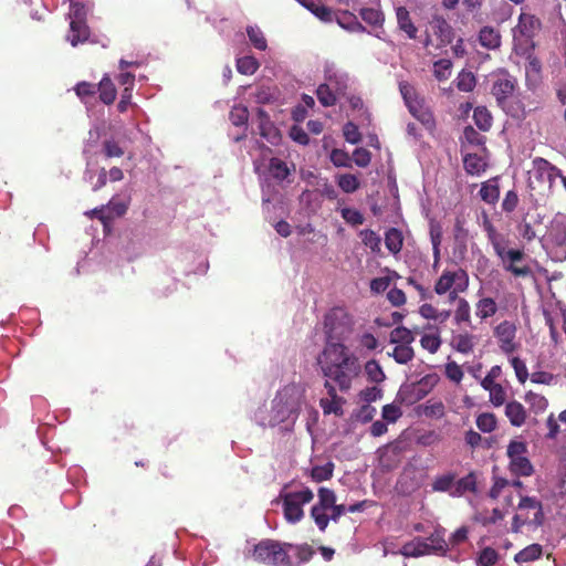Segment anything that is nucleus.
<instances>
[{
	"mask_svg": "<svg viewBox=\"0 0 566 566\" xmlns=\"http://www.w3.org/2000/svg\"><path fill=\"white\" fill-rule=\"evenodd\" d=\"M420 344L430 354H434L441 346V338L438 334H424L420 339Z\"/></svg>",
	"mask_w": 566,
	"mask_h": 566,
	"instance_id": "e2e57ef3",
	"label": "nucleus"
},
{
	"mask_svg": "<svg viewBox=\"0 0 566 566\" xmlns=\"http://www.w3.org/2000/svg\"><path fill=\"white\" fill-rule=\"evenodd\" d=\"M280 499L283 503V514L289 523H298L304 517L303 505L312 502L314 493L310 488L297 492H281Z\"/></svg>",
	"mask_w": 566,
	"mask_h": 566,
	"instance_id": "20e7f679",
	"label": "nucleus"
},
{
	"mask_svg": "<svg viewBox=\"0 0 566 566\" xmlns=\"http://www.w3.org/2000/svg\"><path fill=\"white\" fill-rule=\"evenodd\" d=\"M476 427L485 433H490L496 429L497 420L494 413L483 412L476 417Z\"/></svg>",
	"mask_w": 566,
	"mask_h": 566,
	"instance_id": "37998d69",
	"label": "nucleus"
},
{
	"mask_svg": "<svg viewBox=\"0 0 566 566\" xmlns=\"http://www.w3.org/2000/svg\"><path fill=\"white\" fill-rule=\"evenodd\" d=\"M479 196L488 205H495L500 198L499 177H493L482 182Z\"/></svg>",
	"mask_w": 566,
	"mask_h": 566,
	"instance_id": "6ab92c4d",
	"label": "nucleus"
},
{
	"mask_svg": "<svg viewBox=\"0 0 566 566\" xmlns=\"http://www.w3.org/2000/svg\"><path fill=\"white\" fill-rule=\"evenodd\" d=\"M463 166L469 175H480L485 170V163L476 154H467L463 158Z\"/></svg>",
	"mask_w": 566,
	"mask_h": 566,
	"instance_id": "473e14b6",
	"label": "nucleus"
},
{
	"mask_svg": "<svg viewBox=\"0 0 566 566\" xmlns=\"http://www.w3.org/2000/svg\"><path fill=\"white\" fill-rule=\"evenodd\" d=\"M396 18L399 30L406 33L408 39L417 38L418 29L411 20L410 12L406 7L396 8Z\"/></svg>",
	"mask_w": 566,
	"mask_h": 566,
	"instance_id": "a211bd4d",
	"label": "nucleus"
},
{
	"mask_svg": "<svg viewBox=\"0 0 566 566\" xmlns=\"http://www.w3.org/2000/svg\"><path fill=\"white\" fill-rule=\"evenodd\" d=\"M549 235L556 245L566 247V216L554 219Z\"/></svg>",
	"mask_w": 566,
	"mask_h": 566,
	"instance_id": "bb28decb",
	"label": "nucleus"
},
{
	"mask_svg": "<svg viewBox=\"0 0 566 566\" xmlns=\"http://www.w3.org/2000/svg\"><path fill=\"white\" fill-rule=\"evenodd\" d=\"M72 22H85L87 23V8L83 2L71 1L70 12L67 14Z\"/></svg>",
	"mask_w": 566,
	"mask_h": 566,
	"instance_id": "49530a36",
	"label": "nucleus"
},
{
	"mask_svg": "<svg viewBox=\"0 0 566 566\" xmlns=\"http://www.w3.org/2000/svg\"><path fill=\"white\" fill-rule=\"evenodd\" d=\"M269 171L276 180H285L290 175V169L285 161L280 158H272L269 164Z\"/></svg>",
	"mask_w": 566,
	"mask_h": 566,
	"instance_id": "a19ab883",
	"label": "nucleus"
},
{
	"mask_svg": "<svg viewBox=\"0 0 566 566\" xmlns=\"http://www.w3.org/2000/svg\"><path fill=\"white\" fill-rule=\"evenodd\" d=\"M327 84H331V87L333 88L334 93H336L337 96H344L347 92L348 84H347V77L345 75H329L327 78Z\"/></svg>",
	"mask_w": 566,
	"mask_h": 566,
	"instance_id": "bf43d9fd",
	"label": "nucleus"
},
{
	"mask_svg": "<svg viewBox=\"0 0 566 566\" xmlns=\"http://www.w3.org/2000/svg\"><path fill=\"white\" fill-rule=\"evenodd\" d=\"M455 475L448 473L438 476L432 483V490L438 492H447L450 491L452 485L454 484Z\"/></svg>",
	"mask_w": 566,
	"mask_h": 566,
	"instance_id": "69168bd1",
	"label": "nucleus"
},
{
	"mask_svg": "<svg viewBox=\"0 0 566 566\" xmlns=\"http://www.w3.org/2000/svg\"><path fill=\"white\" fill-rule=\"evenodd\" d=\"M516 332L517 327L511 321L501 322L493 331L500 349L506 355L513 354L520 347V344L515 340Z\"/></svg>",
	"mask_w": 566,
	"mask_h": 566,
	"instance_id": "ddd939ff",
	"label": "nucleus"
},
{
	"mask_svg": "<svg viewBox=\"0 0 566 566\" xmlns=\"http://www.w3.org/2000/svg\"><path fill=\"white\" fill-rule=\"evenodd\" d=\"M467 492H476V478L473 472L457 481L454 490L451 492L453 496H461Z\"/></svg>",
	"mask_w": 566,
	"mask_h": 566,
	"instance_id": "c756f323",
	"label": "nucleus"
},
{
	"mask_svg": "<svg viewBox=\"0 0 566 566\" xmlns=\"http://www.w3.org/2000/svg\"><path fill=\"white\" fill-rule=\"evenodd\" d=\"M293 544L281 543L275 539L266 538L254 545L252 558L261 564L271 566H292V559L289 551Z\"/></svg>",
	"mask_w": 566,
	"mask_h": 566,
	"instance_id": "f257e3e1",
	"label": "nucleus"
},
{
	"mask_svg": "<svg viewBox=\"0 0 566 566\" xmlns=\"http://www.w3.org/2000/svg\"><path fill=\"white\" fill-rule=\"evenodd\" d=\"M352 355L354 354L343 343L326 342L317 357V365L324 376L333 375L332 370L336 369L343 363V359H347Z\"/></svg>",
	"mask_w": 566,
	"mask_h": 566,
	"instance_id": "1a4fd4ad",
	"label": "nucleus"
},
{
	"mask_svg": "<svg viewBox=\"0 0 566 566\" xmlns=\"http://www.w3.org/2000/svg\"><path fill=\"white\" fill-rule=\"evenodd\" d=\"M332 371L333 375L327 374L325 377L333 380L340 391L346 392L350 389L353 380L359 376L361 366L358 357L354 354L349 358L343 359V363Z\"/></svg>",
	"mask_w": 566,
	"mask_h": 566,
	"instance_id": "9b49d317",
	"label": "nucleus"
},
{
	"mask_svg": "<svg viewBox=\"0 0 566 566\" xmlns=\"http://www.w3.org/2000/svg\"><path fill=\"white\" fill-rule=\"evenodd\" d=\"M525 401L530 405V409L536 415L544 412L548 407L547 399L533 391L526 392Z\"/></svg>",
	"mask_w": 566,
	"mask_h": 566,
	"instance_id": "ea45409f",
	"label": "nucleus"
},
{
	"mask_svg": "<svg viewBox=\"0 0 566 566\" xmlns=\"http://www.w3.org/2000/svg\"><path fill=\"white\" fill-rule=\"evenodd\" d=\"M96 90L99 94V99L104 104L111 105L114 103L117 92L114 83L107 75H105L96 85Z\"/></svg>",
	"mask_w": 566,
	"mask_h": 566,
	"instance_id": "a878e982",
	"label": "nucleus"
},
{
	"mask_svg": "<svg viewBox=\"0 0 566 566\" xmlns=\"http://www.w3.org/2000/svg\"><path fill=\"white\" fill-rule=\"evenodd\" d=\"M333 471L334 464L332 462L324 465H316L311 471V478L317 483L327 481L333 476Z\"/></svg>",
	"mask_w": 566,
	"mask_h": 566,
	"instance_id": "6e6d98bb",
	"label": "nucleus"
},
{
	"mask_svg": "<svg viewBox=\"0 0 566 566\" xmlns=\"http://www.w3.org/2000/svg\"><path fill=\"white\" fill-rule=\"evenodd\" d=\"M337 185L346 193H353L360 187L358 178L352 174L340 175L337 179Z\"/></svg>",
	"mask_w": 566,
	"mask_h": 566,
	"instance_id": "09e8293b",
	"label": "nucleus"
},
{
	"mask_svg": "<svg viewBox=\"0 0 566 566\" xmlns=\"http://www.w3.org/2000/svg\"><path fill=\"white\" fill-rule=\"evenodd\" d=\"M363 243L368 247L374 253L380 252L381 238L373 230L365 229L359 233Z\"/></svg>",
	"mask_w": 566,
	"mask_h": 566,
	"instance_id": "c03bdc74",
	"label": "nucleus"
},
{
	"mask_svg": "<svg viewBox=\"0 0 566 566\" xmlns=\"http://www.w3.org/2000/svg\"><path fill=\"white\" fill-rule=\"evenodd\" d=\"M473 120L479 129L488 132L492 127V115L484 106H478L473 112Z\"/></svg>",
	"mask_w": 566,
	"mask_h": 566,
	"instance_id": "f704fd0d",
	"label": "nucleus"
},
{
	"mask_svg": "<svg viewBox=\"0 0 566 566\" xmlns=\"http://www.w3.org/2000/svg\"><path fill=\"white\" fill-rule=\"evenodd\" d=\"M499 560V553L492 547L483 548L478 558V566H494Z\"/></svg>",
	"mask_w": 566,
	"mask_h": 566,
	"instance_id": "052dcab7",
	"label": "nucleus"
},
{
	"mask_svg": "<svg viewBox=\"0 0 566 566\" xmlns=\"http://www.w3.org/2000/svg\"><path fill=\"white\" fill-rule=\"evenodd\" d=\"M476 80L472 72L462 71L457 77V87L461 92H471L475 87Z\"/></svg>",
	"mask_w": 566,
	"mask_h": 566,
	"instance_id": "13d9d810",
	"label": "nucleus"
},
{
	"mask_svg": "<svg viewBox=\"0 0 566 566\" xmlns=\"http://www.w3.org/2000/svg\"><path fill=\"white\" fill-rule=\"evenodd\" d=\"M415 340V336L410 329L405 326H398L390 333V342L392 344L410 345Z\"/></svg>",
	"mask_w": 566,
	"mask_h": 566,
	"instance_id": "a18cd8bd",
	"label": "nucleus"
},
{
	"mask_svg": "<svg viewBox=\"0 0 566 566\" xmlns=\"http://www.w3.org/2000/svg\"><path fill=\"white\" fill-rule=\"evenodd\" d=\"M247 33L250 42L258 50H265L268 46L266 40L263 35V32L256 27H248Z\"/></svg>",
	"mask_w": 566,
	"mask_h": 566,
	"instance_id": "680f3d73",
	"label": "nucleus"
},
{
	"mask_svg": "<svg viewBox=\"0 0 566 566\" xmlns=\"http://www.w3.org/2000/svg\"><path fill=\"white\" fill-rule=\"evenodd\" d=\"M479 42L488 50H495L501 45V34L493 27H483L479 32Z\"/></svg>",
	"mask_w": 566,
	"mask_h": 566,
	"instance_id": "b1692460",
	"label": "nucleus"
},
{
	"mask_svg": "<svg viewBox=\"0 0 566 566\" xmlns=\"http://www.w3.org/2000/svg\"><path fill=\"white\" fill-rule=\"evenodd\" d=\"M505 416L509 418L510 423L513 427H522L526 421V409L525 407L516 401H509L505 406Z\"/></svg>",
	"mask_w": 566,
	"mask_h": 566,
	"instance_id": "aec40b11",
	"label": "nucleus"
},
{
	"mask_svg": "<svg viewBox=\"0 0 566 566\" xmlns=\"http://www.w3.org/2000/svg\"><path fill=\"white\" fill-rule=\"evenodd\" d=\"M346 403L345 398H321L319 406L323 409L324 415H335L342 417L344 415L343 406Z\"/></svg>",
	"mask_w": 566,
	"mask_h": 566,
	"instance_id": "cd10ccee",
	"label": "nucleus"
},
{
	"mask_svg": "<svg viewBox=\"0 0 566 566\" xmlns=\"http://www.w3.org/2000/svg\"><path fill=\"white\" fill-rule=\"evenodd\" d=\"M432 28L434 34L440 38L442 45L450 44L452 42L453 29L446 20H437Z\"/></svg>",
	"mask_w": 566,
	"mask_h": 566,
	"instance_id": "e433bc0d",
	"label": "nucleus"
},
{
	"mask_svg": "<svg viewBox=\"0 0 566 566\" xmlns=\"http://www.w3.org/2000/svg\"><path fill=\"white\" fill-rule=\"evenodd\" d=\"M400 553L406 557H419L422 555L430 554L428 548V542L420 537H416L412 541L403 544L400 549Z\"/></svg>",
	"mask_w": 566,
	"mask_h": 566,
	"instance_id": "393cba45",
	"label": "nucleus"
},
{
	"mask_svg": "<svg viewBox=\"0 0 566 566\" xmlns=\"http://www.w3.org/2000/svg\"><path fill=\"white\" fill-rule=\"evenodd\" d=\"M360 18L368 24L374 27H382L385 14L381 10L375 8H363L359 11Z\"/></svg>",
	"mask_w": 566,
	"mask_h": 566,
	"instance_id": "4c0bfd02",
	"label": "nucleus"
},
{
	"mask_svg": "<svg viewBox=\"0 0 566 566\" xmlns=\"http://www.w3.org/2000/svg\"><path fill=\"white\" fill-rule=\"evenodd\" d=\"M259 62L255 57L247 55L237 60V70L244 75H252L259 69Z\"/></svg>",
	"mask_w": 566,
	"mask_h": 566,
	"instance_id": "de8ad7c7",
	"label": "nucleus"
},
{
	"mask_svg": "<svg viewBox=\"0 0 566 566\" xmlns=\"http://www.w3.org/2000/svg\"><path fill=\"white\" fill-rule=\"evenodd\" d=\"M343 134L346 142L356 145L361 140V134L358 129V126L353 122H348L344 125Z\"/></svg>",
	"mask_w": 566,
	"mask_h": 566,
	"instance_id": "338daca9",
	"label": "nucleus"
},
{
	"mask_svg": "<svg viewBox=\"0 0 566 566\" xmlns=\"http://www.w3.org/2000/svg\"><path fill=\"white\" fill-rule=\"evenodd\" d=\"M298 2L321 20H331L332 10L328 7L318 3L316 0H298Z\"/></svg>",
	"mask_w": 566,
	"mask_h": 566,
	"instance_id": "72a5a7b5",
	"label": "nucleus"
},
{
	"mask_svg": "<svg viewBox=\"0 0 566 566\" xmlns=\"http://www.w3.org/2000/svg\"><path fill=\"white\" fill-rule=\"evenodd\" d=\"M365 373H366L367 379L370 382L380 384L386 378V375H385L381 366L375 359L368 360L365 364Z\"/></svg>",
	"mask_w": 566,
	"mask_h": 566,
	"instance_id": "58836bf2",
	"label": "nucleus"
},
{
	"mask_svg": "<svg viewBox=\"0 0 566 566\" xmlns=\"http://www.w3.org/2000/svg\"><path fill=\"white\" fill-rule=\"evenodd\" d=\"M541 27L542 23L535 15L521 13L514 31V50L516 53L520 52L521 46L534 49L533 38L541 30Z\"/></svg>",
	"mask_w": 566,
	"mask_h": 566,
	"instance_id": "9d476101",
	"label": "nucleus"
},
{
	"mask_svg": "<svg viewBox=\"0 0 566 566\" xmlns=\"http://www.w3.org/2000/svg\"><path fill=\"white\" fill-rule=\"evenodd\" d=\"M524 252L517 249L506 250L503 256H500L504 264V269L515 276H526L530 274L528 266H517L516 263L524 259Z\"/></svg>",
	"mask_w": 566,
	"mask_h": 566,
	"instance_id": "2eb2a0df",
	"label": "nucleus"
},
{
	"mask_svg": "<svg viewBox=\"0 0 566 566\" xmlns=\"http://www.w3.org/2000/svg\"><path fill=\"white\" fill-rule=\"evenodd\" d=\"M454 319L458 324L465 323L471 325V308L469 302L465 298L458 300Z\"/></svg>",
	"mask_w": 566,
	"mask_h": 566,
	"instance_id": "5fc2aeb1",
	"label": "nucleus"
},
{
	"mask_svg": "<svg viewBox=\"0 0 566 566\" xmlns=\"http://www.w3.org/2000/svg\"><path fill=\"white\" fill-rule=\"evenodd\" d=\"M439 381L438 374H428L420 380L402 387L397 395V399L408 406L413 405L429 395Z\"/></svg>",
	"mask_w": 566,
	"mask_h": 566,
	"instance_id": "6e6552de",
	"label": "nucleus"
},
{
	"mask_svg": "<svg viewBox=\"0 0 566 566\" xmlns=\"http://www.w3.org/2000/svg\"><path fill=\"white\" fill-rule=\"evenodd\" d=\"M386 248L394 254L401 251L403 244V237L400 230L390 228L385 233Z\"/></svg>",
	"mask_w": 566,
	"mask_h": 566,
	"instance_id": "2f4dec72",
	"label": "nucleus"
},
{
	"mask_svg": "<svg viewBox=\"0 0 566 566\" xmlns=\"http://www.w3.org/2000/svg\"><path fill=\"white\" fill-rule=\"evenodd\" d=\"M76 95L81 98L85 104L90 103V101L97 93L96 85L90 82H80L74 87Z\"/></svg>",
	"mask_w": 566,
	"mask_h": 566,
	"instance_id": "8fccbe9b",
	"label": "nucleus"
},
{
	"mask_svg": "<svg viewBox=\"0 0 566 566\" xmlns=\"http://www.w3.org/2000/svg\"><path fill=\"white\" fill-rule=\"evenodd\" d=\"M497 312V304L492 297H482L475 304V315L480 319L492 317Z\"/></svg>",
	"mask_w": 566,
	"mask_h": 566,
	"instance_id": "c85d7f7f",
	"label": "nucleus"
},
{
	"mask_svg": "<svg viewBox=\"0 0 566 566\" xmlns=\"http://www.w3.org/2000/svg\"><path fill=\"white\" fill-rule=\"evenodd\" d=\"M342 218L352 226H360L364 223L365 218L360 211L352 208H343L340 210Z\"/></svg>",
	"mask_w": 566,
	"mask_h": 566,
	"instance_id": "774afa93",
	"label": "nucleus"
},
{
	"mask_svg": "<svg viewBox=\"0 0 566 566\" xmlns=\"http://www.w3.org/2000/svg\"><path fill=\"white\" fill-rule=\"evenodd\" d=\"M230 122L234 126H247L249 119V111L243 105H234L229 115Z\"/></svg>",
	"mask_w": 566,
	"mask_h": 566,
	"instance_id": "864d4df0",
	"label": "nucleus"
},
{
	"mask_svg": "<svg viewBox=\"0 0 566 566\" xmlns=\"http://www.w3.org/2000/svg\"><path fill=\"white\" fill-rule=\"evenodd\" d=\"M491 82V94L495 97L497 105L504 108L516 88V80L507 71L500 70L492 74Z\"/></svg>",
	"mask_w": 566,
	"mask_h": 566,
	"instance_id": "f8f14e48",
	"label": "nucleus"
},
{
	"mask_svg": "<svg viewBox=\"0 0 566 566\" xmlns=\"http://www.w3.org/2000/svg\"><path fill=\"white\" fill-rule=\"evenodd\" d=\"M533 50L534 49H531L530 46H521V50L517 53L526 57L525 73L527 81H536L542 71V63L538 57L534 55Z\"/></svg>",
	"mask_w": 566,
	"mask_h": 566,
	"instance_id": "dca6fc26",
	"label": "nucleus"
},
{
	"mask_svg": "<svg viewBox=\"0 0 566 566\" xmlns=\"http://www.w3.org/2000/svg\"><path fill=\"white\" fill-rule=\"evenodd\" d=\"M399 91L410 114L428 128L434 126L432 113L424 106L415 86L409 82L399 83Z\"/></svg>",
	"mask_w": 566,
	"mask_h": 566,
	"instance_id": "423d86ee",
	"label": "nucleus"
},
{
	"mask_svg": "<svg viewBox=\"0 0 566 566\" xmlns=\"http://www.w3.org/2000/svg\"><path fill=\"white\" fill-rule=\"evenodd\" d=\"M316 96L318 102L324 107L334 106L337 102V95L334 93L333 88L331 87V84L323 83L318 85L316 90Z\"/></svg>",
	"mask_w": 566,
	"mask_h": 566,
	"instance_id": "c9c22d12",
	"label": "nucleus"
},
{
	"mask_svg": "<svg viewBox=\"0 0 566 566\" xmlns=\"http://www.w3.org/2000/svg\"><path fill=\"white\" fill-rule=\"evenodd\" d=\"M327 342L342 343L353 332V318L343 307L332 308L324 317Z\"/></svg>",
	"mask_w": 566,
	"mask_h": 566,
	"instance_id": "f03ea898",
	"label": "nucleus"
},
{
	"mask_svg": "<svg viewBox=\"0 0 566 566\" xmlns=\"http://www.w3.org/2000/svg\"><path fill=\"white\" fill-rule=\"evenodd\" d=\"M450 345L461 354H470L475 346V336L464 332L452 336Z\"/></svg>",
	"mask_w": 566,
	"mask_h": 566,
	"instance_id": "5701e85b",
	"label": "nucleus"
},
{
	"mask_svg": "<svg viewBox=\"0 0 566 566\" xmlns=\"http://www.w3.org/2000/svg\"><path fill=\"white\" fill-rule=\"evenodd\" d=\"M391 356L398 364H407L412 360L415 352L410 345L397 344Z\"/></svg>",
	"mask_w": 566,
	"mask_h": 566,
	"instance_id": "3c124183",
	"label": "nucleus"
},
{
	"mask_svg": "<svg viewBox=\"0 0 566 566\" xmlns=\"http://www.w3.org/2000/svg\"><path fill=\"white\" fill-rule=\"evenodd\" d=\"M520 510H535L534 517L528 521L530 524L541 526L544 523V512L542 503L535 497L522 496L518 503Z\"/></svg>",
	"mask_w": 566,
	"mask_h": 566,
	"instance_id": "412c9836",
	"label": "nucleus"
},
{
	"mask_svg": "<svg viewBox=\"0 0 566 566\" xmlns=\"http://www.w3.org/2000/svg\"><path fill=\"white\" fill-rule=\"evenodd\" d=\"M527 444L524 441L511 440L507 449L506 455L509 458V471L512 475L521 478V476H531L534 473V467L531 460L527 458Z\"/></svg>",
	"mask_w": 566,
	"mask_h": 566,
	"instance_id": "0eeeda50",
	"label": "nucleus"
},
{
	"mask_svg": "<svg viewBox=\"0 0 566 566\" xmlns=\"http://www.w3.org/2000/svg\"><path fill=\"white\" fill-rule=\"evenodd\" d=\"M542 554H543L542 545L531 544V545L526 546L525 548H523L522 551H520L517 554H515L514 560L517 564L534 562V560H537L542 556Z\"/></svg>",
	"mask_w": 566,
	"mask_h": 566,
	"instance_id": "7c9ffc66",
	"label": "nucleus"
},
{
	"mask_svg": "<svg viewBox=\"0 0 566 566\" xmlns=\"http://www.w3.org/2000/svg\"><path fill=\"white\" fill-rule=\"evenodd\" d=\"M318 504L322 507H327L328 510L336 504V494L333 490L328 488H319L317 492Z\"/></svg>",
	"mask_w": 566,
	"mask_h": 566,
	"instance_id": "0e129e2a",
	"label": "nucleus"
},
{
	"mask_svg": "<svg viewBox=\"0 0 566 566\" xmlns=\"http://www.w3.org/2000/svg\"><path fill=\"white\" fill-rule=\"evenodd\" d=\"M426 417L440 419L446 413V407L441 400H428L423 406Z\"/></svg>",
	"mask_w": 566,
	"mask_h": 566,
	"instance_id": "4d7b16f0",
	"label": "nucleus"
},
{
	"mask_svg": "<svg viewBox=\"0 0 566 566\" xmlns=\"http://www.w3.org/2000/svg\"><path fill=\"white\" fill-rule=\"evenodd\" d=\"M91 34L90 28L85 22H72L70 21V31L67 41L72 46H76L80 43H84L88 40Z\"/></svg>",
	"mask_w": 566,
	"mask_h": 566,
	"instance_id": "4be33fe9",
	"label": "nucleus"
},
{
	"mask_svg": "<svg viewBox=\"0 0 566 566\" xmlns=\"http://www.w3.org/2000/svg\"><path fill=\"white\" fill-rule=\"evenodd\" d=\"M446 528L438 526L426 539L430 554L446 555L449 551V543L444 538Z\"/></svg>",
	"mask_w": 566,
	"mask_h": 566,
	"instance_id": "f3484780",
	"label": "nucleus"
},
{
	"mask_svg": "<svg viewBox=\"0 0 566 566\" xmlns=\"http://www.w3.org/2000/svg\"><path fill=\"white\" fill-rule=\"evenodd\" d=\"M304 388L296 384H289L277 392L274 405L279 409L280 421H284L293 415H298L304 402Z\"/></svg>",
	"mask_w": 566,
	"mask_h": 566,
	"instance_id": "7ed1b4c3",
	"label": "nucleus"
},
{
	"mask_svg": "<svg viewBox=\"0 0 566 566\" xmlns=\"http://www.w3.org/2000/svg\"><path fill=\"white\" fill-rule=\"evenodd\" d=\"M469 286L468 273L462 269L455 271L444 270L434 284V292L438 295L447 294L451 302L458 300L459 293L464 292Z\"/></svg>",
	"mask_w": 566,
	"mask_h": 566,
	"instance_id": "39448f33",
	"label": "nucleus"
},
{
	"mask_svg": "<svg viewBox=\"0 0 566 566\" xmlns=\"http://www.w3.org/2000/svg\"><path fill=\"white\" fill-rule=\"evenodd\" d=\"M327 511V507H322L318 503L313 505L311 509V517L314 520L321 532H324L329 523V516L326 513Z\"/></svg>",
	"mask_w": 566,
	"mask_h": 566,
	"instance_id": "79ce46f5",
	"label": "nucleus"
},
{
	"mask_svg": "<svg viewBox=\"0 0 566 566\" xmlns=\"http://www.w3.org/2000/svg\"><path fill=\"white\" fill-rule=\"evenodd\" d=\"M452 62L448 59H440L433 63V74L438 81H446L451 75Z\"/></svg>",
	"mask_w": 566,
	"mask_h": 566,
	"instance_id": "603ef678",
	"label": "nucleus"
},
{
	"mask_svg": "<svg viewBox=\"0 0 566 566\" xmlns=\"http://www.w3.org/2000/svg\"><path fill=\"white\" fill-rule=\"evenodd\" d=\"M533 169L535 177L539 181L547 182L549 186L553 185L556 178L564 177L557 167L542 157L533 159Z\"/></svg>",
	"mask_w": 566,
	"mask_h": 566,
	"instance_id": "4468645a",
	"label": "nucleus"
}]
</instances>
